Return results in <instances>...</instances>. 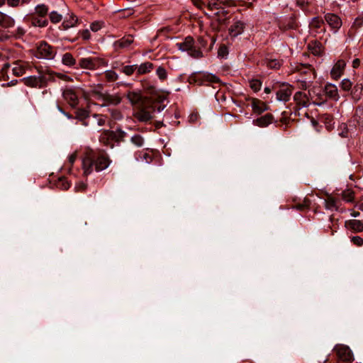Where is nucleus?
Listing matches in <instances>:
<instances>
[{
	"instance_id": "38",
	"label": "nucleus",
	"mask_w": 363,
	"mask_h": 363,
	"mask_svg": "<svg viewBox=\"0 0 363 363\" xmlns=\"http://www.w3.org/2000/svg\"><path fill=\"white\" fill-rule=\"evenodd\" d=\"M355 120L359 125H363V105L359 106L355 111Z\"/></svg>"
},
{
	"instance_id": "28",
	"label": "nucleus",
	"mask_w": 363,
	"mask_h": 363,
	"mask_svg": "<svg viewBox=\"0 0 363 363\" xmlns=\"http://www.w3.org/2000/svg\"><path fill=\"white\" fill-rule=\"evenodd\" d=\"M99 140L101 143L104 144L105 145H108L111 144V143L114 140L113 138V133L112 130H104L101 133L99 138Z\"/></svg>"
},
{
	"instance_id": "24",
	"label": "nucleus",
	"mask_w": 363,
	"mask_h": 363,
	"mask_svg": "<svg viewBox=\"0 0 363 363\" xmlns=\"http://www.w3.org/2000/svg\"><path fill=\"white\" fill-rule=\"evenodd\" d=\"M79 65L80 67L83 69H94L96 66L95 59L87 57V58H82L79 62Z\"/></svg>"
},
{
	"instance_id": "12",
	"label": "nucleus",
	"mask_w": 363,
	"mask_h": 363,
	"mask_svg": "<svg viewBox=\"0 0 363 363\" xmlns=\"http://www.w3.org/2000/svg\"><path fill=\"white\" fill-rule=\"evenodd\" d=\"M209 7L212 11H217L216 14L218 16L220 21H223L225 19V16L228 14V12L221 7V1L218 0L211 3Z\"/></svg>"
},
{
	"instance_id": "3",
	"label": "nucleus",
	"mask_w": 363,
	"mask_h": 363,
	"mask_svg": "<svg viewBox=\"0 0 363 363\" xmlns=\"http://www.w3.org/2000/svg\"><path fill=\"white\" fill-rule=\"evenodd\" d=\"M56 55V49L45 41H41L37 47L36 57L44 60H52Z\"/></svg>"
},
{
	"instance_id": "14",
	"label": "nucleus",
	"mask_w": 363,
	"mask_h": 363,
	"mask_svg": "<svg viewBox=\"0 0 363 363\" xmlns=\"http://www.w3.org/2000/svg\"><path fill=\"white\" fill-rule=\"evenodd\" d=\"M325 96H328L330 99L337 101L339 99L338 90L337 86L333 84H328L324 88Z\"/></svg>"
},
{
	"instance_id": "31",
	"label": "nucleus",
	"mask_w": 363,
	"mask_h": 363,
	"mask_svg": "<svg viewBox=\"0 0 363 363\" xmlns=\"http://www.w3.org/2000/svg\"><path fill=\"white\" fill-rule=\"evenodd\" d=\"M48 13V7L45 4H39L35 9V13L33 15L46 18Z\"/></svg>"
},
{
	"instance_id": "55",
	"label": "nucleus",
	"mask_w": 363,
	"mask_h": 363,
	"mask_svg": "<svg viewBox=\"0 0 363 363\" xmlns=\"http://www.w3.org/2000/svg\"><path fill=\"white\" fill-rule=\"evenodd\" d=\"M101 27H102V23L99 22V21L93 22L90 25V29L93 32H97L98 30H99L101 28Z\"/></svg>"
},
{
	"instance_id": "11",
	"label": "nucleus",
	"mask_w": 363,
	"mask_h": 363,
	"mask_svg": "<svg viewBox=\"0 0 363 363\" xmlns=\"http://www.w3.org/2000/svg\"><path fill=\"white\" fill-rule=\"evenodd\" d=\"M325 20L333 29L338 30L342 26V21L336 14L327 13L325 16Z\"/></svg>"
},
{
	"instance_id": "43",
	"label": "nucleus",
	"mask_w": 363,
	"mask_h": 363,
	"mask_svg": "<svg viewBox=\"0 0 363 363\" xmlns=\"http://www.w3.org/2000/svg\"><path fill=\"white\" fill-rule=\"evenodd\" d=\"M323 25H324L323 20L319 17H315V18H312L311 21L310 22V26L311 28H321V27Z\"/></svg>"
},
{
	"instance_id": "8",
	"label": "nucleus",
	"mask_w": 363,
	"mask_h": 363,
	"mask_svg": "<svg viewBox=\"0 0 363 363\" xmlns=\"http://www.w3.org/2000/svg\"><path fill=\"white\" fill-rule=\"evenodd\" d=\"M293 92V87L289 84H282L277 91V99L279 101L286 102L290 100Z\"/></svg>"
},
{
	"instance_id": "49",
	"label": "nucleus",
	"mask_w": 363,
	"mask_h": 363,
	"mask_svg": "<svg viewBox=\"0 0 363 363\" xmlns=\"http://www.w3.org/2000/svg\"><path fill=\"white\" fill-rule=\"evenodd\" d=\"M57 186L63 190H67L70 187V184L65 178H60L57 182Z\"/></svg>"
},
{
	"instance_id": "50",
	"label": "nucleus",
	"mask_w": 363,
	"mask_h": 363,
	"mask_svg": "<svg viewBox=\"0 0 363 363\" xmlns=\"http://www.w3.org/2000/svg\"><path fill=\"white\" fill-rule=\"evenodd\" d=\"M262 82L259 79H252L250 81V86L255 91H258L261 89Z\"/></svg>"
},
{
	"instance_id": "57",
	"label": "nucleus",
	"mask_w": 363,
	"mask_h": 363,
	"mask_svg": "<svg viewBox=\"0 0 363 363\" xmlns=\"http://www.w3.org/2000/svg\"><path fill=\"white\" fill-rule=\"evenodd\" d=\"M205 78L207 81L210 82L217 83L220 80L218 77L213 74H207L205 75Z\"/></svg>"
},
{
	"instance_id": "45",
	"label": "nucleus",
	"mask_w": 363,
	"mask_h": 363,
	"mask_svg": "<svg viewBox=\"0 0 363 363\" xmlns=\"http://www.w3.org/2000/svg\"><path fill=\"white\" fill-rule=\"evenodd\" d=\"M342 198L347 202H351L354 199V192L350 189L343 191L341 194Z\"/></svg>"
},
{
	"instance_id": "13",
	"label": "nucleus",
	"mask_w": 363,
	"mask_h": 363,
	"mask_svg": "<svg viewBox=\"0 0 363 363\" xmlns=\"http://www.w3.org/2000/svg\"><path fill=\"white\" fill-rule=\"evenodd\" d=\"M141 86L145 91L151 95L156 94L157 92L156 82L151 79H143L141 81Z\"/></svg>"
},
{
	"instance_id": "19",
	"label": "nucleus",
	"mask_w": 363,
	"mask_h": 363,
	"mask_svg": "<svg viewBox=\"0 0 363 363\" xmlns=\"http://www.w3.org/2000/svg\"><path fill=\"white\" fill-rule=\"evenodd\" d=\"M272 121L273 116L271 113H267L266 115L254 120L253 123L259 127H266L271 124Z\"/></svg>"
},
{
	"instance_id": "59",
	"label": "nucleus",
	"mask_w": 363,
	"mask_h": 363,
	"mask_svg": "<svg viewBox=\"0 0 363 363\" xmlns=\"http://www.w3.org/2000/svg\"><path fill=\"white\" fill-rule=\"evenodd\" d=\"M362 25H363V18L358 17L354 20L352 27L358 28L362 27Z\"/></svg>"
},
{
	"instance_id": "23",
	"label": "nucleus",
	"mask_w": 363,
	"mask_h": 363,
	"mask_svg": "<svg viewBox=\"0 0 363 363\" xmlns=\"http://www.w3.org/2000/svg\"><path fill=\"white\" fill-rule=\"evenodd\" d=\"M252 110L255 113L260 114L268 110V106L260 100L254 99L252 103Z\"/></svg>"
},
{
	"instance_id": "5",
	"label": "nucleus",
	"mask_w": 363,
	"mask_h": 363,
	"mask_svg": "<svg viewBox=\"0 0 363 363\" xmlns=\"http://www.w3.org/2000/svg\"><path fill=\"white\" fill-rule=\"evenodd\" d=\"M340 361L351 363L353 360V354L349 347L345 345H336L333 350Z\"/></svg>"
},
{
	"instance_id": "10",
	"label": "nucleus",
	"mask_w": 363,
	"mask_h": 363,
	"mask_svg": "<svg viewBox=\"0 0 363 363\" xmlns=\"http://www.w3.org/2000/svg\"><path fill=\"white\" fill-rule=\"evenodd\" d=\"M294 100L296 101V105L300 107H308L311 104L308 94L297 91L294 96Z\"/></svg>"
},
{
	"instance_id": "4",
	"label": "nucleus",
	"mask_w": 363,
	"mask_h": 363,
	"mask_svg": "<svg viewBox=\"0 0 363 363\" xmlns=\"http://www.w3.org/2000/svg\"><path fill=\"white\" fill-rule=\"evenodd\" d=\"M93 94L96 99L103 102L102 106L108 105H118L121 103V98L117 95H111L108 93H103L101 91L94 90Z\"/></svg>"
},
{
	"instance_id": "60",
	"label": "nucleus",
	"mask_w": 363,
	"mask_h": 363,
	"mask_svg": "<svg viewBox=\"0 0 363 363\" xmlns=\"http://www.w3.org/2000/svg\"><path fill=\"white\" fill-rule=\"evenodd\" d=\"M86 184H84L83 182H79V183L77 184L76 186H75V189L78 191H84L86 189Z\"/></svg>"
},
{
	"instance_id": "42",
	"label": "nucleus",
	"mask_w": 363,
	"mask_h": 363,
	"mask_svg": "<svg viewBox=\"0 0 363 363\" xmlns=\"http://www.w3.org/2000/svg\"><path fill=\"white\" fill-rule=\"evenodd\" d=\"M156 74L158 77L159 79L162 82L167 79V72L166 69L162 66H159L156 69Z\"/></svg>"
},
{
	"instance_id": "33",
	"label": "nucleus",
	"mask_w": 363,
	"mask_h": 363,
	"mask_svg": "<svg viewBox=\"0 0 363 363\" xmlns=\"http://www.w3.org/2000/svg\"><path fill=\"white\" fill-rule=\"evenodd\" d=\"M62 62L65 65L69 67L74 65L76 63L75 59L74 58L73 55L69 52H66L63 55Z\"/></svg>"
},
{
	"instance_id": "7",
	"label": "nucleus",
	"mask_w": 363,
	"mask_h": 363,
	"mask_svg": "<svg viewBox=\"0 0 363 363\" xmlns=\"http://www.w3.org/2000/svg\"><path fill=\"white\" fill-rule=\"evenodd\" d=\"M106 117L101 114H93L90 116L89 118L85 122H83L84 126H90L91 128H96L105 125Z\"/></svg>"
},
{
	"instance_id": "26",
	"label": "nucleus",
	"mask_w": 363,
	"mask_h": 363,
	"mask_svg": "<svg viewBox=\"0 0 363 363\" xmlns=\"http://www.w3.org/2000/svg\"><path fill=\"white\" fill-rule=\"evenodd\" d=\"M31 23L33 26L44 28L48 25V21L46 18L33 15L31 16Z\"/></svg>"
},
{
	"instance_id": "16",
	"label": "nucleus",
	"mask_w": 363,
	"mask_h": 363,
	"mask_svg": "<svg viewBox=\"0 0 363 363\" xmlns=\"http://www.w3.org/2000/svg\"><path fill=\"white\" fill-rule=\"evenodd\" d=\"M135 118L140 122H147L152 118V115L150 111L141 108L134 113Z\"/></svg>"
},
{
	"instance_id": "37",
	"label": "nucleus",
	"mask_w": 363,
	"mask_h": 363,
	"mask_svg": "<svg viewBox=\"0 0 363 363\" xmlns=\"http://www.w3.org/2000/svg\"><path fill=\"white\" fill-rule=\"evenodd\" d=\"M308 48L314 55L319 56L322 53V45L320 43L315 42L313 45H308Z\"/></svg>"
},
{
	"instance_id": "29",
	"label": "nucleus",
	"mask_w": 363,
	"mask_h": 363,
	"mask_svg": "<svg viewBox=\"0 0 363 363\" xmlns=\"http://www.w3.org/2000/svg\"><path fill=\"white\" fill-rule=\"evenodd\" d=\"M311 77L309 79L303 77L302 79L297 81L299 84V88L306 90L311 86V84L313 83V81L315 79L316 74H312L311 72Z\"/></svg>"
},
{
	"instance_id": "53",
	"label": "nucleus",
	"mask_w": 363,
	"mask_h": 363,
	"mask_svg": "<svg viewBox=\"0 0 363 363\" xmlns=\"http://www.w3.org/2000/svg\"><path fill=\"white\" fill-rule=\"evenodd\" d=\"M267 66L271 69H279L281 63L277 60H270L267 62Z\"/></svg>"
},
{
	"instance_id": "47",
	"label": "nucleus",
	"mask_w": 363,
	"mask_h": 363,
	"mask_svg": "<svg viewBox=\"0 0 363 363\" xmlns=\"http://www.w3.org/2000/svg\"><path fill=\"white\" fill-rule=\"evenodd\" d=\"M137 65H126L122 68V72H123L127 76H130L133 74V72L137 70Z\"/></svg>"
},
{
	"instance_id": "58",
	"label": "nucleus",
	"mask_w": 363,
	"mask_h": 363,
	"mask_svg": "<svg viewBox=\"0 0 363 363\" xmlns=\"http://www.w3.org/2000/svg\"><path fill=\"white\" fill-rule=\"evenodd\" d=\"M228 53V48L225 45H222L219 48L218 55L220 57H224Z\"/></svg>"
},
{
	"instance_id": "36",
	"label": "nucleus",
	"mask_w": 363,
	"mask_h": 363,
	"mask_svg": "<svg viewBox=\"0 0 363 363\" xmlns=\"http://www.w3.org/2000/svg\"><path fill=\"white\" fill-rule=\"evenodd\" d=\"M362 90V84H357L352 90V98L355 100H359L361 97Z\"/></svg>"
},
{
	"instance_id": "64",
	"label": "nucleus",
	"mask_w": 363,
	"mask_h": 363,
	"mask_svg": "<svg viewBox=\"0 0 363 363\" xmlns=\"http://www.w3.org/2000/svg\"><path fill=\"white\" fill-rule=\"evenodd\" d=\"M360 65V60L359 59H354L352 62V66L354 68H357Z\"/></svg>"
},
{
	"instance_id": "25",
	"label": "nucleus",
	"mask_w": 363,
	"mask_h": 363,
	"mask_svg": "<svg viewBox=\"0 0 363 363\" xmlns=\"http://www.w3.org/2000/svg\"><path fill=\"white\" fill-rule=\"evenodd\" d=\"M295 69L304 75H311V72L312 74H315L313 67L309 64H299L295 67Z\"/></svg>"
},
{
	"instance_id": "39",
	"label": "nucleus",
	"mask_w": 363,
	"mask_h": 363,
	"mask_svg": "<svg viewBox=\"0 0 363 363\" xmlns=\"http://www.w3.org/2000/svg\"><path fill=\"white\" fill-rule=\"evenodd\" d=\"M310 205L311 201L308 199L305 198L302 203L296 204L295 206H293V208L298 211H303L306 209L309 208Z\"/></svg>"
},
{
	"instance_id": "17",
	"label": "nucleus",
	"mask_w": 363,
	"mask_h": 363,
	"mask_svg": "<svg viewBox=\"0 0 363 363\" xmlns=\"http://www.w3.org/2000/svg\"><path fill=\"white\" fill-rule=\"evenodd\" d=\"M133 43V36L128 35L114 43L116 49H123L128 48Z\"/></svg>"
},
{
	"instance_id": "30",
	"label": "nucleus",
	"mask_w": 363,
	"mask_h": 363,
	"mask_svg": "<svg viewBox=\"0 0 363 363\" xmlns=\"http://www.w3.org/2000/svg\"><path fill=\"white\" fill-rule=\"evenodd\" d=\"M22 81L26 85L31 87H37L41 82L40 79L35 76L25 77L22 79Z\"/></svg>"
},
{
	"instance_id": "18",
	"label": "nucleus",
	"mask_w": 363,
	"mask_h": 363,
	"mask_svg": "<svg viewBox=\"0 0 363 363\" xmlns=\"http://www.w3.org/2000/svg\"><path fill=\"white\" fill-rule=\"evenodd\" d=\"M345 65L346 64L344 60H338L337 62L330 72V74L333 79H337L340 77Z\"/></svg>"
},
{
	"instance_id": "46",
	"label": "nucleus",
	"mask_w": 363,
	"mask_h": 363,
	"mask_svg": "<svg viewBox=\"0 0 363 363\" xmlns=\"http://www.w3.org/2000/svg\"><path fill=\"white\" fill-rule=\"evenodd\" d=\"M49 18L52 23H58L62 19V15L58 13L57 11L50 12L49 14Z\"/></svg>"
},
{
	"instance_id": "48",
	"label": "nucleus",
	"mask_w": 363,
	"mask_h": 363,
	"mask_svg": "<svg viewBox=\"0 0 363 363\" xmlns=\"http://www.w3.org/2000/svg\"><path fill=\"white\" fill-rule=\"evenodd\" d=\"M105 77L108 82H115L118 79V74L113 70H107L105 72Z\"/></svg>"
},
{
	"instance_id": "9",
	"label": "nucleus",
	"mask_w": 363,
	"mask_h": 363,
	"mask_svg": "<svg viewBox=\"0 0 363 363\" xmlns=\"http://www.w3.org/2000/svg\"><path fill=\"white\" fill-rule=\"evenodd\" d=\"M62 96L72 107H75L79 104V96L74 89H65L62 92Z\"/></svg>"
},
{
	"instance_id": "32",
	"label": "nucleus",
	"mask_w": 363,
	"mask_h": 363,
	"mask_svg": "<svg viewBox=\"0 0 363 363\" xmlns=\"http://www.w3.org/2000/svg\"><path fill=\"white\" fill-rule=\"evenodd\" d=\"M127 98L132 104H137L142 99L141 94L138 92L130 91L127 94Z\"/></svg>"
},
{
	"instance_id": "51",
	"label": "nucleus",
	"mask_w": 363,
	"mask_h": 363,
	"mask_svg": "<svg viewBox=\"0 0 363 363\" xmlns=\"http://www.w3.org/2000/svg\"><path fill=\"white\" fill-rule=\"evenodd\" d=\"M165 99L166 97L164 96H159L157 99L158 103L154 105V108H156L158 112L162 111L165 108V105L159 104L162 103Z\"/></svg>"
},
{
	"instance_id": "34",
	"label": "nucleus",
	"mask_w": 363,
	"mask_h": 363,
	"mask_svg": "<svg viewBox=\"0 0 363 363\" xmlns=\"http://www.w3.org/2000/svg\"><path fill=\"white\" fill-rule=\"evenodd\" d=\"M89 117L90 116L89 111L85 109H78L76 111L75 118L79 121H82V123L83 122H85L87 120V118H89Z\"/></svg>"
},
{
	"instance_id": "22",
	"label": "nucleus",
	"mask_w": 363,
	"mask_h": 363,
	"mask_svg": "<svg viewBox=\"0 0 363 363\" xmlns=\"http://www.w3.org/2000/svg\"><path fill=\"white\" fill-rule=\"evenodd\" d=\"M79 23V19L74 13H71L69 16L64 20L62 27L64 30H67L76 26Z\"/></svg>"
},
{
	"instance_id": "15",
	"label": "nucleus",
	"mask_w": 363,
	"mask_h": 363,
	"mask_svg": "<svg viewBox=\"0 0 363 363\" xmlns=\"http://www.w3.org/2000/svg\"><path fill=\"white\" fill-rule=\"evenodd\" d=\"M345 226L354 232L359 233L363 231V222L359 220H349L345 223Z\"/></svg>"
},
{
	"instance_id": "52",
	"label": "nucleus",
	"mask_w": 363,
	"mask_h": 363,
	"mask_svg": "<svg viewBox=\"0 0 363 363\" xmlns=\"http://www.w3.org/2000/svg\"><path fill=\"white\" fill-rule=\"evenodd\" d=\"M352 86V82L348 79H344L341 82V88L344 91H349L351 89Z\"/></svg>"
},
{
	"instance_id": "63",
	"label": "nucleus",
	"mask_w": 363,
	"mask_h": 363,
	"mask_svg": "<svg viewBox=\"0 0 363 363\" xmlns=\"http://www.w3.org/2000/svg\"><path fill=\"white\" fill-rule=\"evenodd\" d=\"M57 76L60 78V79H64L65 81H72V79L67 76V75H65V74H60V73H58L57 74Z\"/></svg>"
},
{
	"instance_id": "44",
	"label": "nucleus",
	"mask_w": 363,
	"mask_h": 363,
	"mask_svg": "<svg viewBox=\"0 0 363 363\" xmlns=\"http://www.w3.org/2000/svg\"><path fill=\"white\" fill-rule=\"evenodd\" d=\"M130 140L137 147H142L144 143L143 138L139 134L132 136Z\"/></svg>"
},
{
	"instance_id": "1",
	"label": "nucleus",
	"mask_w": 363,
	"mask_h": 363,
	"mask_svg": "<svg viewBox=\"0 0 363 363\" xmlns=\"http://www.w3.org/2000/svg\"><path fill=\"white\" fill-rule=\"evenodd\" d=\"M111 160L104 152H101L96 155L94 154L82 161V168L84 174L88 175L92 172L93 167L96 172L106 169L110 164Z\"/></svg>"
},
{
	"instance_id": "40",
	"label": "nucleus",
	"mask_w": 363,
	"mask_h": 363,
	"mask_svg": "<svg viewBox=\"0 0 363 363\" xmlns=\"http://www.w3.org/2000/svg\"><path fill=\"white\" fill-rule=\"evenodd\" d=\"M13 65L14 66L12 69V72L15 76L20 77L25 73L26 69L23 65L18 64V62H15Z\"/></svg>"
},
{
	"instance_id": "21",
	"label": "nucleus",
	"mask_w": 363,
	"mask_h": 363,
	"mask_svg": "<svg viewBox=\"0 0 363 363\" xmlns=\"http://www.w3.org/2000/svg\"><path fill=\"white\" fill-rule=\"evenodd\" d=\"M14 20L5 13L0 11V26L4 28H12L14 26Z\"/></svg>"
},
{
	"instance_id": "35",
	"label": "nucleus",
	"mask_w": 363,
	"mask_h": 363,
	"mask_svg": "<svg viewBox=\"0 0 363 363\" xmlns=\"http://www.w3.org/2000/svg\"><path fill=\"white\" fill-rule=\"evenodd\" d=\"M112 133L113 138L116 142L123 141L126 137V133L121 128H117L115 131H112Z\"/></svg>"
},
{
	"instance_id": "54",
	"label": "nucleus",
	"mask_w": 363,
	"mask_h": 363,
	"mask_svg": "<svg viewBox=\"0 0 363 363\" xmlns=\"http://www.w3.org/2000/svg\"><path fill=\"white\" fill-rule=\"evenodd\" d=\"M351 241L352 243L357 246H362L363 245V238L360 236H353L351 238Z\"/></svg>"
},
{
	"instance_id": "41",
	"label": "nucleus",
	"mask_w": 363,
	"mask_h": 363,
	"mask_svg": "<svg viewBox=\"0 0 363 363\" xmlns=\"http://www.w3.org/2000/svg\"><path fill=\"white\" fill-rule=\"evenodd\" d=\"M325 206L328 210H337L336 200L332 196H328L325 200Z\"/></svg>"
},
{
	"instance_id": "56",
	"label": "nucleus",
	"mask_w": 363,
	"mask_h": 363,
	"mask_svg": "<svg viewBox=\"0 0 363 363\" xmlns=\"http://www.w3.org/2000/svg\"><path fill=\"white\" fill-rule=\"evenodd\" d=\"M79 34L82 36V39L84 40H88L91 38L90 31L89 29H85L83 30H80Z\"/></svg>"
},
{
	"instance_id": "27",
	"label": "nucleus",
	"mask_w": 363,
	"mask_h": 363,
	"mask_svg": "<svg viewBox=\"0 0 363 363\" xmlns=\"http://www.w3.org/2000/svg\"><path fill=\"white\" fill-rule=\"evenodd\" d=\"M154 68V65L150 62H145L140 65H137V72L138 74H144L150 72Z\"/></svg>"
},
{
	"instance_id": "2",
	"label": "nucleus",
	"mask_w": 363,
	"mask_h": 363,
	"mask_svg": "<svg viewBox=\"0 0 363 363\" xmlns=\"http://www.w3.org/2000/svg\"><path fill=\"white\" fill-rule=\"evenodd\" d=\"M176 45L179 50L188 52L192 57L201 58L203 57L202 52L194 45V40L191 36L186 37L183 42L177 43Z\"/></svg>"
},
{
	"instance_id": "61",
	"label": "nucleus",
	"mask_w": 363,
	"mask_h": 363,
	"mask_svg": "<svg viewBox=\"0 0 363 363\" xmlns=\"http://www.w3.org/2000/svg\"><path fill=\"white\" fill-rule=\"evenodd\" d=\"M6 1L9 6L13 7L17 6L20 3V0H6Z\"/></svg>"
},
{
	"instance_id": "62",
	"label": "nucleus",
	"mask_w": 363,
	"mask_h": 363,
	"mask_svg": "<svg viewBox=\"0 0 363 363\" xmlns=\"http://www.w3.org/2000/svg\"><path fill=\"white\" fill-rule=\"evenodd\" d=\"M198 44L200 48H204L206 45L207 42L201 37H199L197 40Z\"/></svg>"
},
{
	"instance_id": "6",
	"label": "nucleus",
	"mask_w": 363,
	"mask_h": 363,
	"mask_svg": "<svg viewBox=\"0 0 363 363\" xmlns=\"http://www.w3.org/2000/svg\"><path fill=\"white\" fill-rule=\"evenodd\" d=\"M308 96L311 103L316 105L321 106L326 101V97L323 93L320 86H313L308 90Z\"/></svg>"
},
{
	"instance_id": "20",
	"label": "nucleus",
	"mask_w": 363,
	"mask_h": 363,
	"mask_svg": "<svg viewBox=\"0 0 363 363\" xmlns=\"http://www.w3.org/2000/svg\"><path fill=\"white\" fill-rule=\"evenodd\" d=\"M245 28V24L240 21H235L229 28L231 36L236 37L241 34Z\"/></svg>"
}]
</instances>
